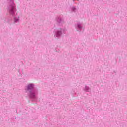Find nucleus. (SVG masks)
Here are the masks:
<instances>
[{
  "mask_svg": "<svg viewBox=\"0 0 127 127\" xmlns=\"http://www.w3.org/2000/svg\"><path fill=\"white\" fill-rule=\"evenodd\" d=\"M53 32L55 38L56 39H60L61 36H62L63 32H64V29L60 28L58 30H55Z\"/></svg>",
  "mask_w": 127,
  "mask_h": 127,
  "instance_id": "3",
  "label": "nucleus"
},
{
  "mask_svg": "<svg viewBox=\"0 0 127 127\" xmlns=\"http://www.w3.org/2000/svg\"><path fill=\"white\" fill-rule=\"evenodd\" d=\"M55 21L56 24L59 26H62L63 25V22L64 20H63V15H61L60 16H58L56 17Z\"/></svg>",
  "mask_w": 127,
  "mask_h": 127,
  "instance_id": "4",
  "label": "nucleus"
},
{
  "mask_svg": "<svg viewBox=\"0 0 127 127\" xmlns=\"http://www.w3.org/2000/svg\"><path fill=\"white\" fill-rule=\"evenodd\" d=\"M24 90L26 94H27V97L30 99L32 102L34 103L37 102L38 100L37 98V96H38V89L35 87L34 83H30L28 84L25 86Z\"/></svg>",
  "mask_w": 127,
  "mask_h": 127,
  "instance_id": "1",
  "label": "nucleus"
},
{
  "mask_svg": "<svg viewBox=\"0 0 127 127\" xmlns=\"http://www.w3.org/2000/svg\"><path fill=\"white\" fill-rule=\"evenodd\" d=\"M8 11L10 15V17H7L5 18V21L6 22H10L12 20L11 17H13L14 22L13 23H17L19 22V17H15V12H16V8H15V4L13 2V0H10L9 5L8 6Z\"/></svg>",
  "mask_w": 127,
  "mask_h": 127,
  "instance_id": "2",
  "label": "nucleus"
}]
</instances>
